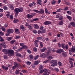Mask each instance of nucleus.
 I'll list each match as a JSON object with an SVG mask.
<instances>
[{"label":"nucleus","instance_id":"nucleus-1","mask_svg":"<svg viewBox=\"0 0 75 75\" xmlns=\"http://www.w3.org/2000/svg\"><path fill=\"white\" fill-rule=\"evenodd\" d=\"M23 11V8L22 7H21L19 8H16L14 10V11L15 13V16H17L19 13H21Z\"/></svg>","mask_w":75,"mask_h":75},{"label":"nucleus","instance_id":"nucleus-2","mask_svg":"<svg viewBox=\"0 0 75 75\" xmlns=\"http://www.w3.org/2000/svg\"><path fill=\"white\" fill-rule=\"evenodd\" d=\"M40 10V11L36 9H34L32 10L31 11H34V12H35L37 13H38V14H44L45 12L44 10L42 8H41Z\"/></svg>","mask_w":75,"mask_h":75},{"label":"nucleus","instance_id":"nucleus-3","mask_svg":"<svg viewBox=\"0 0 75 75\" xmlns=\"http://www.w3.org/2000/svg\"><path fill=\"white\" fill-rule=\"evenodd\" d=\"M7 53L8 54V56L11 57V55H14V51L11 50H9L7 52Z\"/></svg>","mask_w":75,"mask_h":75},{"label":"nucleus","instance_id":"nucleus-4","mask_svg":"<svg viewBox=\"0 0 75 75\" xmlns=\"http://www.w3.org/2000/svg\"><path fill=\"white\" fill-rule=\"evenodd\" d=\"M51 62L52 64V67H55V66H57V64H58L57 60H52Z\"/></svg>","mask_w":75,"mask_h":75},{"label":"nucleus","instance_id":"nucleus-5","mask_svg":"<svg viewBox=\"0 0 75 75\" xmlns=\"http://www.w3.org/2000/svg\"><path fill=\"white\" fill-rule=\"evenodd\" d=\"M24 43H21L20 44V46L22 47V48L23 49H24L25 50H27V49H28V47L27 45H24Z\"/></svg>","mask_w":75,"mask_h":75},{"label":"nucleus","instance_id":"nucleus-6","mask_svg":"<svg viewBox=\"0 0 75 75\" xmlns=\"http://www.w3.org/2000/svg\"><path fill=\"white\" fill-rule=\"evenodd\" d=\"M14 66L12 67V70H14V69H16V68H18V64L16 62H14Z\"/></svg>","mask_w":75,"mask_h":75},{"label":"nucleus","instance_id":"nucleus-7","mask_svg":"<svg viewBox=\"0 0 75 75\" xmlns=\"http://www.w3.org/2000/svg\"><path fill=\"white\" fill-rule=\"evenodd\" d=\"M44 67H43V66L42 65H41L39 66V71H40V74H42V72H43V69Z\"/></svg>","mask_w":75,"mask_h":75},{"label":"nucleus","instance_id":"nucleus-8","mask_svg":"<svg viewBox=\"0 0 75 75\" xmlns=\"http://www.w3.org/2000/svg\"><path fill=\"white\" fill-rule=\"evenodd\" d=\"M61 52H64V50L63 49H59L57 50L56 52L57 53H59V54H61Z\"/></svg>","mask_w":75,"mask_h":75},{"label":"nucleus","instance_id":"nucleus-9","mask_svg":"<svg viewBox=\"0 0 75 75\" xmlns=\"http://www.w3.org/2000/svg\"><path fill=\"white\" fill-rule=\"evenodd\" d=\"M14 32V30L12 29H8L7 30V33L8 34H11Z\"/></svg>","mask_w":75,"mask_h":75},{"label":"nucleus","instance_id":"nucleus-10","mask_svg":"<svg viewBox=\"0 0 75 75\" xmlns=\"http://www.w3.org/2000/svg\"><path fill=\"white\" fill-rule=\"evenodd\" d=\"M14 31L15 33L17 34H20V32L18 28H16L14 29Z\"/></svg>","mask_w":75,"mask_h":75},{"label":"nucleus","instance_id":"nucleus-11","mask_svg":"<svg viewBox=\"0 0 75 75\" xmlns=\"http://www.w3.org/2000/svg\"><path fill=\"white\" fill-rule=\"evenodd\" d=\"M33 26L35 29H38L39 28V26L37 24H33Z\"/></svg>","mask_w":75,"mask_h":75},{"label":"nucleus","instance_id":"nucleus-12","mask_svg":"<svg viewBox=\"0 0 75 75\" xmlns=\"http://www.w3.org/2000/svg\"><path fill=\"white\" fill-rule=\"evenodd\" d=\"M51 24V22L49 21H46L44 22V23H43V24L45 25H50V24Z\"/></svg>","mask_w":75,"mask_h":75},{"label":"nucleus","instance_id":"nucleus-13","mask_svg":"<svg viewBox=\"0 0 75 75\" xmlns=\"http://www.w3.org/2000/svg\"><path fill=\"white\" fill-rule=\"evenodd\" d=\"M2 68L4 71H7L8 69V67L6 66H5L4 65H3L2 66Z\"/></svg>","mask_w":75,"mask_h":75},{"label":"nucleus","instance_id":"nucleus-14","mask_svg":"<svg viewBox=\"0 0 75 75\" xmlns=\"http://www.w3.org/2000/svg\"><path fill=\"white\" fill-rule=\"evenodd\" d=\"M51 50L50 49L48 50L46 52V54L47 55H50L51 54Z\"/></svg>","mask_w":75,"mask_h":75},{"label":"nucleus","instance_id":"nucleus-15","mask_svg":"<svg viewBox=\"0 0 75 75\" xmlns=\"http://www.w3.org/2000/svg\"><path fill=\"white\" fill-rule=\"evenodd\" d=\"M42 2V1L41 0H37V4L40 5V6H42V3H41Z\"/></svg>","mask_w":75,"mask_h":75},{"label":"nucleus","instance_id":"nucleus-16","mask_svg":"<svg viewBox=\"0 0 75 75\" xmlns=\"http://www.w3.org/2000/svg\"><path fill=\"white\" fill-rule=\"evenodd\" d=\"M26 17L28 19H30V18H32L33 17V16L30 14H28L26 15Z\"/></svg>","mask_w":75,"mask_h":75},{"label":"nucleus","instance_id":"nucleus-17","mask_svg":"<svg viewBox=\"0 0 75 75\" xmlns=\"http://www.w3.org/2000/svg\"><path fill=\"white\" fill-rule=\"evenodd\" d=\"M46 50H47V48L46 47H43V48H42L40 49V51L41 52H45Z\"/></svg>","mask_w":75,"mask_h":75},{"label":"nucleus","instance_id":"nucleus-18","mask_svg":"<svg viewBox=\"0 0 75 75\" xmlns=\"http://www.w3.org/2000/svg\"><path fill=\"white\" fill-rule=\"evenodd\" d=\"M40 60L36 61L34 62V64L35 65H38L39 63H40Z\"/></svg>","mask_w":75,"mask_h":75},{"label":"nucleus","instance_id":"nucleus-19","mask_svg":"<svg viewBox=\"0 0 75 75\" xmlns=\"http://www.w3.org/2000/svg\"><path fill=\"white\" fill-rule=\"evenodd\" d=\"M43 72H44L45 74H47L48 72V73H49V72H48V71H49V69H43Z\"/></svg>","mask_w":75,"mask_h":75},{"label":"nucleus","instance_id":"nucleus-20","mask_svg":"<svg viewBox=\"0 0 75 75\" xmlns=\"http://www.w3.org/2000/svg\"><path fill=\"white\" fill-rule=\"evenodd\" d=\"M1 45H2V47L3 48H6L7 47V45H6V44L5 42H4L2 44H1Z\"/></svg>","mask_w":75,"mask_h":75},{"label":"nucleus","instance_id":"nucleus-21","mask_svg":"<svg viewBox=\"0 0 75 75\" xmlns=\"http://www.w3.org/2000/svg\"><path fill=\"white\" fill-rule=\"evenodd\" d=\"M40 56L41 57H42L43 58H45L46 57V54L44 53H43L41 54Z\"/></svg>","mask_w":75,"mask_h":75},{"label":"nucleus","instance_id":"nucleus-22","mask_svg":"<svg viewBox=\"0 0 75 75\" xmlns=\"http://www.w3.org/2000/svg\"><path fill=\"white\" fill-rule=\"evenodd\" d=\"M53 57L51 56H49L47 57V59L49 61H50V60L52 59H53Z\"/></svg>","mask_w":75,"mask_h":75},{"label":"nucleus","instance_id":"nucleus-23","mask_svg":"<svg viewBox=\"0 0 75 75\" xmlns=\"http://www.w3.org/2000/svg\"><path fill=\"white\" fill-rule=\"evenodd\" d=\"M58 24L59 25H62L64 24V22H63V21H61L59 22Z\"/></svg>","mask_w":75,"mask_h":75},{"label":"nucleus","instance_id":"nucleus-24","mask_svg":"<svg viewBox=\"0 0 75 75\" xmlns=\"http://www.w3.org/2000/svg\"><path fill=\"white\" fill-rule=\"evenodd\" d=\"M16 56L17 57H21V54L20 53H18L16 52Z\"/></svg>","mask_w":75,"mask_h":75},{"label":"nucleus","instance_id":"nucleus-25","mask_svg":"<svg viewBox=\"0 0 75 75\" xmlns=\"http://www.w3.org/2000/svg\"><path fill=\"white\" fill-rule=\"evenodd\" d=\"M62 16L61 14H57L56 16V18H59L61 16Z\"/></svg>","mask_w":75,"mask_h":75},{"label":"nucleus","instance_id":"nucleus-26","mask_svg":"<svg viewBox=\"0 0 75 75\" xmlns=\"http://www.w3.org/2000/svg\"><path fill=\"white\" fill-rule=\"evenodd\" d=\"M18 20L17 19H14L13 22V23H17L18 22Z\"/></svg>","mask_w":75,"mask_h":75},{"label":"nucleus","instance_id":"nucleus-27","mask_svg":"<svg viewBox=\"0 0 75 75\" xmlns=\"http://www.w3.org/2000/svg\"><path fill=\"white\" fill-rule=\"evenodd\" d=\"M13 38L12 37H8L6 38V40L7 41H10Z\"/></svg>","mask_w":75,"mask_h":75},{"label":"nucleus","instance_id":"nucleus-28","mask_svg":"<svg viewBox=\"0 0 75 75\" xmlns=\"http://www.w3.org/2000/svg\"><path fill=\"white\" fill-rule=\"evenodd\" d=\"M20 30H24L25 29V27L23 26V25H21L20 26Z\"/></svg>","mask_w":75,"mask_h":75},{"label":"nucleus","instance_id":"nucleus-29","mask_svg":"<svg viewBox=\"0 0 75 75\" xmlns=\"http://www.w3.org/2000/svg\"><path fill=\"white\" fill-rule=\"evenodd\" d=\"M20 70H16L15 72V74H16V75L18 74H19V72H20Z\"/></svg>","mask_w":75,"mask_h":75},{"label":"nucleus","instance_id":"nucleus-30","mask_svg":"<svg viewBox=\"0 0 75 75\" xmlns=\"http://www.w3.org/2000/svg\"><path fill=\"white\" fill-rule=\"evenodd\" d=\"M42 38V36H40V37H37L36 39L38 40H41Z\"/></svg>","mask_w":75,"mask_h":75},{"label":"nucleus","instance_id":"nucleus-31","mask_svg":"<svg viewBox=\"0 0 75 75\" xmlns=\"http://www.w3.org/2000/svg\"><path fill=\"white\" fill-rule=\"evenodd\" d=\"M62 55L64 57H67V54L66 52L63 53Z\"/></svg>","mask_w":75,"mask_h":75},{"label":"nucleus","instance_id":"nucleus-32","mask_svg":"<svg viewBox=\"0 0 75 75\" xmlns=\"http://www.w3.org/2000/svg\"><path fill=\"white\" fill-rule=\"evenodd\" d=\"M71 24L72 26L73 27H75V23L74 22H71Z\"/></svg>","mask_w":75,"mask_h":75},{"label":"nucleus","instance_id":"nucleus-33","mask_svg":"<svg viewBox=\"0 0 75 75\" xmlns=\"http://www.w3.org/2000/svg\"><path fill=\"white\" fill-rule=\"evenodd\" d=\"M65 44L64 43H62V44L61 45V47L62 48H63L64 50L65 49Z\"/></svg>","mask_w":75,"mask_h":75},{"label":"nucleus","instance_id":"nucleus-34","mask_svg":"<svg viewBox=\"0 0 75 75\" xmlns=\"http://www.w3.org/2000/svg\"><path fill=\"white\" fill-rule=\"evenodd\" d=\"M29 57L30 58V59L31 60H32L33 59V58H34V56H33V55L31 54L29 56Z\"/></svg>","mask_w":75,"mask_h":75},{"label":"nucleus","instance_id":"nucleus-35","mask_svg":"<svg viewBox=\"0 0 75 75\" xmlns=\"http://www.w3.org/2000/svg\"><path fill=\"white\" fill-rule=\"evenodd\" d=\"M67 18L69 20V21H71V19H72V17L69 16H68V15H67Z\"/></svg>","mask_w":75,"mask_h":75},{"label":"nucleus","instance_id":"nucleus-36","mask_svg":"<svg viewBox=\"0 0 75 75\" xmlns=\"http://www.w3.org/2000/svg\"><path fill=\"white\" fill-rule=\"evenodd\" d=\"M0 42H3L4 41V39H3V37L0 36Z\"/></svg>","mask_w":75,"mask_h":75},{"label":"nucleus","instance_id":"nucleus-37","mask_svg":"<svg viewBox=\"0 0 75 75\" xmlns=\"http://www.w3.org/2000/svg\"><path fill=\"white\" fill-rule=\"evenodd\" d=\"M65 48L66 50H68V45L67 44H66L64 47V49Z\"/></svg>","mask_w":75,"mask_h":75},{"label":"nucleus","instance_id":"nucleus-38","mask_svg":"<svg viewBox=\"0 0 75 75\" xmlns=\"http://www.w3.org/2000/svg\"><path fill=\"white\" fill-rule=\"evenodd\" d=\"M16 41L14 40H12L10 42V44H13L15 42H16Z\"/></svg>","mask_w":75,"mask_h":75},{"label":"nucleus","instance_id":"nucleus-39","mask_svg":"<svg viewBox=\"0 0 75 75\" xmlns=\"http://www.w3.org/2000/svg\"><path fill=\"white\" fill-rule=\"evenodd\" d=\"M3 8L4 10H8V7L6 6H4Z\"/></svg>","mask_w":75,"mask_h":75},{"label":"nucleus","instance_id":"nucleus-40","mask_svg":"<svg viewBox=\"0 0 75 75\" xmlns=\"http://www.w3.org/2000/svg\"><path fill=\"white\" fill-rule=\"evenodd\" d=\"M9 8L11 9V10H14V7L12 5H10L9 6Z\"/></svg>","mask_w":75,"mask_h":75},{"label":"nucleus","instance_id":"nucleus-41","mask_svg":"<svg viewBox=\"0 0 75 75\" xmlns=\"http://www.w3.org/2000/svg\"><path fill=\"white\" fill-rule=\"evenodd\" d=\"M39 42L41 47H44V45H43V42Z\"/></svg>","mask_w":75,"mask_h":75},{"label":"nucleus","instance_id":"nucleus-42","mask_svg":"<svg viewBox=\"0 0 75 75\" xmlns=\"http://www.w3.org/2000/svg\"><path fill=\"white\" fill-rule=\"evenodd\" d=\"M6 16L7 18H10L11 15L10 14H6Z\"/></svg>","mask_w":75,"mask_h":75},{"label":"nucleus","instance_id":"nucleus-43","mask_svg":"<svg viewBox=\"0 0 75 75\" xmlns=\"http://www.w3.org/2000/svg\"><path fill=\"white\" fill-rule=\"evenodd\" d=\"M72 52H73L72 51L71 49V50H69V53L70 55H72Z\"/></svg>","mask_w":75,"mask_h":75},{"label":"nucleus","instance_id":"nucleus-44","mask_svg":"<svg viewBox=\"0 0 75 75\" xmlns=\"http://www.w3.org/2000/svg\"><path fill=\"white\" fill-rule=\"evenodd\" d=\"M20 36L19 35L18 36H16V37L15 38V39L16 40H18V39H19V38H20Z\"/></svg>","mask_w":75,"mask_h":75},{"label":"nucleus","instance_id":"nucleus-45","mask_svg":"<svg viewBox=\"0 0 75 75\" xmlns=\"http://www.w3.org/2000/svg\"><path fill=\"white\" fill-rule=\"evenodd\" d=\"M70 63V65H71V67H72L73 68H74V66L73 65V63L71 61H70L69 62Z\"/></svg>","mask_w":75,"mask_h":75},{"label":"nucleus","instance_id":"nucleus-46","mask_svg":"<svg viewBox=\"0 0 75 75\" xmlns=\"http://www.w3.org/2000/svg\"><path fill=\"white\" fill-rule=\"evenodd\" d=\"M63 10H64V11H66V10H68V7L66 6L63 9Z\"/></svg>","mask_w":75,"mask_h":75},{"label":"nucleus","instance_id":"nucleus-47","mask_svg":"<svg viewBox=\"0 0 75 75\" xmlns=\"http://www.w3.org/2000/svg\"><path fill=\"white\" fill-rule=\"evenodd\" d=\"M58 65L60 67H62V63L60 62H58Z\"/></svg>","mask_w":75,"mask_h":75},{"label":"nucleus","instance_id":"nucleus-48","mask_svg":"<svg viewBox=\"0 0 75 75\" xmlns=\"http://www.w3.org/2000/svg\"><path fill=\"white\" fill-rule=\"evenodd\" d=\"M44 8L46 14H47L48 13V9H47V8L46 7L45 8Z\"/></svg>","mask_w":75,"mask_h":75},{"label":"nucleus","instance_id":"nucleus-49","mask_svg":"<svg viewBox=\"0 0 75 75\" xmlns=\"http://www.w3.org/2000/svg\"><path fill=\"white\" fill-rule=\"evenodd\" d=\"M56 2V1L55 0H53L52 1L51 4H55Z\"/></svg>","mask_w":75,"mask_h":75},{"label":"nucleus","instance_id":"nucleus-50","mask_svg":"<svg viewBox=\"0 0 75 75\" xmlns=\"http://www.w3.org/2000/svg\"><path fill=\"white\" fill-rule=\"evenodd\" d=\"M38 57H39V55H37L35 57L34 59L35 60H37L38 58Z\"/></svg>","mask_w":75,"mask_h":75},{"label":"nucleus","instance_id":"nucleus-51","mask_svg":"<svg viewBox=\"0 0 75 75\" xmlns=\"http://www.w3.org/2000/svg\"><path fill=\"white\" fill-rule=\"evenodd\" d=\"M33 51L34 52H37V48L36 47H34L33 48Z\"/></svg>","mask_w":75,"mask_h":75},{"label":"nucleus","instance_id":"nucleus-52","mask_svg":"<svg viewBox=\"0 0 75 75\" xmlns=\"http://www.w3.org/2000/svg\"><path fill=\"white\" fill-rule=\"evenodd\" d=\"M33 6H34V5L33 4V3L29 4L28 5V6L30 7H33Z\"/></svg>","mask_w":75,"mask_h":75},{"label":"nucleus","instance_id":"nucleus-53","mask_svg":"<svg viewBox=\"0 0 75 75\" xmlns=\"http://www.w3.org/2000/svg\"><path fill=\"white\" fill-rule=\"evenodd\" d=\"M2 51L3 52H7V50L6 49H3Z\"/></svg>","mask_w":75,"mask_h":75},{"label":"nucleus","instance_id":"nucleus-54","mask_svg":"<svg viewBox=\"0 0 75 75\" xmlns=\"http://www.w3.org/2000/svg\"><path fill=\"white\" fill-rule=\"evenodd\" d=\"M38 42H40V41L38 40H36L34 41L35 44H38Z\"/></svg>","mask_w":75,"mask_h":75},{"label":"nucleus","instance_id":"nucleus-55","mask_svg":"<svg viewBox=\"0 0 75 75\" xmlns=\"http://www.w3.org/2000/svg\"><path fill=\"white\" fill-rule=\"evenodd\" d=\"M59 20H63V16H62V15L61 16L59 17Z\"/></svg>","mask_w":75,"mask_h":75},{"label":"nucleus","instance_id":"nucleus-56","mask_svg":"<svg viewBox=\"0 0 75 75\" xmlns=\"http://www.w3.org/2000/svg\"><path fill=\"white\" fill-rule=\"evenodd\" d=\"M61 10H62V9H61V8H59V9H57V10L56 11V12H61Z\"/></svg>","mask_w":75,"mask_h":75},{"label":"nucleus","instance_id":"nucleus-57","mask_svg":"<svg viewBox=\"0 0 75 75\" xmlns=\"http://www.w3.org/2000/svg\"><path fill=\"white\" fill-rule=\"evenodd\" d=\"M26 63L27 65H31V62L29 61L27 62Z\"/></svg>","mask_w":75,"mask_h":75},{"label":"nucleus","instance_id":"nucleus-58","mask_svg":"<svg viewBox=\"0 0 75 75\" xmlns=\"http://www.w3.org/2000/svg\"><path fill=\"white\" fill-rule=\"evenodd\" d=\"M1 29L3 31H4V32H5L6 31V29L2 27L1 28Z\"/></svg>","mask_w":75,"mask_h":75},{"label":"nucleus","instance_id":"nucleus-59","mask_svg":"<svg viewBox=\"0 0 75 75\" xmlns=\"http://www.w3.org/2000/svg\"><path fill=\"white\" fill-rule=\"evenodd\" d=\"M28 27L30 30H31V29H33V26H32L31 25H30Z\"/></svg>","mask_w":75,"mask_h":75},{"label":"nucleus","instance_id":"nucleus-60","mask_svg":"<svg viewBox=\"0 0 75 75\" xmlns=\"http://www.w3.org/2000/svg\"><path fill=\"white\" fill-rule=\"evenodd\" d=\"M4 58L5 59H7V55H5L4 56Z\"/></svg>","mask_w":75,"mask_h":75},{"label":"nucleus","instance_id":"nucleus-61","mask_svg":"<svg viewBox=\"0 0 75 75\" xmlns=\"http://www.w3.org/2000/svg\"><path fill=\"white\" fill-rule=\"evenodd\" d=\"M10 18V19H11V20H12V19H13V18H14L13 17V15H11Z\"/></svg>","mask_w":75,"mask_h":75},{"label":"nucleus","instance_id":"nucleus-62","mask_svg":"<svg viewBox=\"0 0 75 75\" xmlns=\"http://www.w3.org/2000/svg\"><path fill=\"white\" fill-rule=\"evenodd\" d=\"M71 49L73 52H75V49L71 48Z\"/></svg>","mask_w":75,"mask_h":75},{"label":"nucleus","instance_id":"nucleus-63","mask_svg":"<svg viewBox=\"0 0 75 75\" xmlns=\"http://www.w3.org/2000/svg\"><path fill=\"white\" fill-rule=\"evenodd\" d=\"M67 13L69 14V15H71V11H67Z\"/></svg>","mask_w":75,"mask_h":75},{"label":"nucleus","instance_id":"nucleus-64","mask_svg":"<svg viewBox=\"0 0 75 75\" xmlns=\"http://www.w3.org/2000/svg\"><path fill=\"white\" fill-rule=\"evenodd\" d=\"M45 30L44 29L42 31V33H45Z\"/></svg>","mask_w":75,"mask_h":75}]
</instances>
